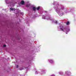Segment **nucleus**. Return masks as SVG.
<instances>
[{
    "instance_id": "f257e3e1",
    "label": "nucleus",
    "mask_w": 76,
    "mask_h": 76,
    "mask_svg": "<svg viewBox=\"0 0 76 76\" xmlns=\"http://www.w3.org/2000/svg\"><path fill=\"white\" fill-rule=\"evenodd\" d=\"M20 4H21L22 5H24V4H25V2H24V1L23 0L20 3Z\"/></svg>"
},
{
    "instance_id": "f03ea898",
    "label": "nucleus",
    "mask_w": 76,
    "mask_h": 76,
    "mask_svg": "<svg viewBox=\"0 0 76 76\" xmlns=\"http://www.w3.org/2000/svg\"><path fill=\"white\" fill-rule=\"evenodd\" d=\"M33 9L34 11H35V10L37 9L36 8H35V7H33Z\"/></svg>"
},
{
    "instance_id": "7ed1b4c3",
    "label": "nucleus",
    "mask_w": 76,
    "mask_h": 76,
    "mask_svg": "<svg viewBox=\"0 0 76 76\" xmlns=\"http://www.w3.org/2000/svg\"><path fill=\"white\" fill-rule=\"evenodd\" d=\"M10 10H15V8H10Z\"/></svg>"
},
{
    "instance_id": "20e7f679",
    "label": "nucleus",
    "mask_w": 76,
    "mask_h": 76,
    "mask_svg": "<svg viewBox=\"0 0 76 76\" xmlns=\"http://www.w3.org/2000/svg\"><path fill=\"white\" fill-rule=\"evenodd\" d=\"M49 62L51 63H53V60H50L49 61Z\"/></svg>"
},
{
    "instance_id": "39448f33",
    "label": "nucleus",
    "mask_w": 76,
    "mask_h": 76,
    "mask_svg": "<svg viewBox=\"0 0 76 76\" xmlns=\"http://www.w3.org/2000/svg\"><path fill=\"white\" fill-rule=\"evenodd\" d=\"M40 9V7H38L37 8H36V9L37 10H38Z\"/></svg>"
},
{
    "instance_id": "423d86ee",
    "label": "nucleus",
    "mask_w": 76,
    "mask_h": 76,
    "mask_svg": "<svg viewBox=\"0 0 76 76\" xmlns=\"http://www.w3.org/2000/svg\"><path fill=\"white\" fill-rule=\"evenodd\" d=\"M69 22L68 21L66 23V25H69Z\"/></svg>"
},
{
    "instance_id": "0eeeda50",
    "label": "nucleus",
    "mask_w": 76,
    "mask_h": 76,
    "mask_svg": "<svg viewBox=\"0 0 76 76\" xmlns=\"http://www.w3.org/2000/svg\"><path fill=\"white\" fill-rule=\"evenodd\" d=\"M45 16H43L42 17V19H45Z\"/></svg>"
},
{
    "instance_id": "6e6552de",
    "label": "nucleus",
    "mask_w": 76,
    "mask_h": 76,
    "mask_svg": "<svg viewBox=\"0 0 76 76\" xmlns=\"http://www.w3.org/2000/svg\"><path fill=\"white\" fill-rule=\"evenodd\" d=\"M3 47H6V45H4Z\"/></svg>"
},
{
    "instance_id": "1a4fd4ad",
    "label": "nucleus",
    "mask_w": 76,
    "mask_h": 76,
    "mask_svg": "<svg viewBox=\"0 0 76 76\" xmlns=\"http://www.w3.org/2000/svg\"><path fill=\"white\" fill-rule=\"evenodd\" d=\"M20 70H23V68H20Z\"/></svg>"
},
{
    "instance_id": "9d476101",
    "label": "nucleus",
    "mask_w": 76,
    "mask_h": 76,
    "mask_svg": "<svg viewBox=\"0 0 76 76\" xmlns=\"http://www.w3.org/2000/svg\"><path fill=\"white\" fill-rule=\"evenodd\" d=\"M61 30H62V31H63V32H64V30H63V29L62 28H61Z\"/></svg>"
},
{
    "instance_id": "9b49d317",
    "label": "nucleus",
    "mask_w": 76,
    "mask_h": 76,
    "mask_svg": "<svg viewBox=\"0 0 76 76\" xmlns=\"http://www.w3.org/2000/svg\"><path fill=\"white\" fill-rule=\"evenodd\" d=\"M29 5H26V7H29Z\"/></svg>"
},
{
    "instance_id": "f8f14e48",
    "label": "nucleus",
    "mask_w": 76,
    "mask_h": 76,
    "mask_svg": "<svg viewBox=\"0 0 76 76\" xmlns=\"http://www.w3.org/2000/svg\"><path fill=\"white\" fill-rule=\"evenodd\" d=\"M55 23H57V21H55Z\"/></svg>"
},
{
    "instance_id": "ddd939ff",
    "label": "nucleus",
    "mask_w": 76,
    "mask_h": 76,
    "mask_svg": "<svg viewBox=\"0 0 76 76\" xmlns=\"http://www.w3.org/2000/svg\"><path fill=\"white\" fill-rule=\"evenodd\" d=\"M18 67H19V66L18 65L17 66V68H18Z\"/></svg>"
},
{
    "instance_id": "4468645a",
    "label": "nucleus",
    "mask_w": 76,
    "mask_h": 76,
    "mask_svg": "<svg viewBox=\"0 0 76 76\" xmlns=\"http://www.w3.org/2000/svg\"><path fill=\"white\" fill-rule=\"evenodd\" d=\"M61 9H62V10L64 9V7H63V8H61Z\"/></svg>"
},
{
    "instance_id": "2eb2a0df",
    "label": "nucleus",
    "mask_w": 76,
    "mask_h": 76,
    "mask_svg": "<svg viewBox=\"0 0 76 76\" xmlns=\"http://www.w3.org/2000/svg\"><path fill=\"white\" fill-rule=\"evenodd\" d=\"M60 15H63V14H60Z\"/></svg>"
},
{
    "instance_id": "dca6fc26",
    "label": "nucleus",
    "mask_w": 76,
    "mask_h": 76,
    "mask_svg": "<svg viewBox=\"0 0 76 76\" xmlns=\"http://www.w3.org/2000/svg\"><path fill=\"white\" fill-rule=\"evenodd\" d=\"M62 28H64V26H62Z\"/></svg>"
},
{
    "instance_id": "f3484780",
    "label": "nucleus",
    "mask_w": 76,
    "mask_h": 76,
    "mask_svg": "<svg viewBox=\"0 0 76 76\" xmlns=\"http://www.w3.org/2000/svg\"><path fill=\"white\" fill-rule=\"evenodd\" d=\"M66 34H67V33H66Z\"/></svg>"
}]
</instances>
